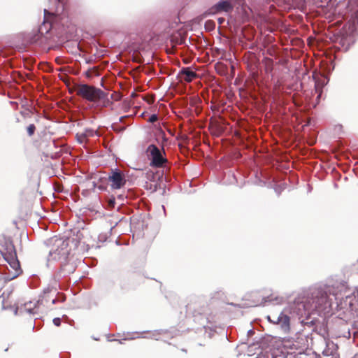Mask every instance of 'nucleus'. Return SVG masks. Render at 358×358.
I'll list each match as a JSON object with an SVG mask.
<instances>
[{"instance_id": "nucleus-21", "label": "nucleus", "mask_w": 358, "mask_h": 358, "mask_svg": "<svg viewBox=\"0 0 358 358\" xmlns=\"http://www.w3.org/2000/svg\"><path fill=\"white\" fill-rule=\"evenodd\" d=\"M94 135L98 136L96 131H94V134L91 131L90 136L91 137L94 136Z\"/></svg>"}, {"instance_id": "nucleus-6", "label": "nucleus", "mask_w": 358, "mask_h": 358, "mask_svg": "<svg viewBox=\"0 0 358 358\" xmlns=\"http://www.w3.org/2000/svg\"><path fill=\"white\" fill-rule=\"evenodd\" d=\"M108 180L113 189H120L126 182L124 176L120 171H113L111 176L108 178Z\"/></svg>"}, {"instance_id": "nucleus-12", "label": "nucleus", "mask_w": 358, "mask_h": 358, "mask_svg": "<svg viewBox=\"0 0 358 358\" xmlns=\"http://www.w3.org/2000/svg\"><path fill=\"white\" fill-rule=\"evenodd\" d=\"M90 74H91V78L93 76L99 77L101 76V73H100L99 67L97 66H93L92 67H91Z\"/></svg>"}, {"instance_id": "nucleus-9", "label": "nucleus", "mask_w": 358, "mask_h": 358, "mask_svg": "<svg viewBox=\"0 0 358 358\" xmlns=\"http://www.w3.org/2000/svg\"><path fill=\"white\" fill-rule=\"evenodd\" d=\"M233 8L232 5L228 1H222L215 4L211 8V12L213 13L225 11L228 12L231 10Z\"/></svg>"}, {"instance_id": "nucleus-8", "label": "nucleus", "mask_w": 358, "mask_h": 358, "mask_svg": "<svg viewBox=\"0 0 358 358\" xmlns=\"http://www.w3.org/2000/svg\"><path fill=\"white\" fill-rule=\"evenodd\" d=\"M178 76L181 80H184L187 83H190L197 77V74L196 73V72L192 71L190 68L186 67L182 68L180 71Z\"/></svg>"}, {"instance_id": "nucleus-7", "label": "nucleus", "mask_w": 358, "mask_h": 358, "mask_svg": "<svg viewBox=\"0 0 358 358\" xmlns=\"http://www.w3.org/2000/svg\"><path fill=\"white\" fill-rule=\"evenodd\" d=\"M74 91L76 94L87 101H90V86L86 84H76Z\"/></svg>"}, {"instance_id": "nucleus-28", "label": "nucleus", "mask_w": 358, "mask_h": 358, "mask_svg": "<svg viewBox=\"0 0 358 358\" xmlns=\"http://www.w3.org/2000/svg\"><path fill=\"white\" fill-rule=\"evenodd\" d=\"M352 358H358V353L356 354Z\"/></svg>"}, {"instance_id": "nucleus-14", "label": "nucleus", "mask_w": 358, "mask_h": 358, "mask_svg": "<svg viewBox=\"0 0 358 358\" xmlns=\"http://www.w3.org/2000/svg\"><path fill=\"white\" fill-rule=\"evenodd\" d=\"M36 126L34 124H30L27 127V134L29 136H32L35 131H36Z\"/></svg>"}, {"instance_id": "nucleus-26", "label": "nucleus", "mask_w": 358, "mask_h": 358, "mask_svg": "<svg viewBox=\"0 0 358 358\" xmlns=\"http://www.w3.org/2000/svg\"><path fill=\"white\" fill-rule=\"evenodd\" d=\"M90 265H91V267L94 266V264L93 262V260L91 258V263H90Z\"/></svg>"}, {"instance_id": "nucleus-29", "label": "nucleus", "mask_w": 358, "mask_h": 358, "mask_svg": "<svg viewBox=\"0 0 358 358\" xmlns=\"http://www.w3.org/2000/svg\"><path fill=\"white\" fill-rule=\"evenodd\" d=\"M55 301H56V299H52V303H55Z\"/></svg>"}, {"instance_id": "nucleus-11", "label": "nucleus", "mask_w": 358, "mask_h": 358, "mask_svg": "<svg viewBox=\"0 0 358 358\" xmlns=\"http://www.w3.org/2000/svg\"><path fill=\"white\" fill-rule=\"evenodd\" d=\"M320 296V299H318V301H317V303L318 305H321L322 303H326L327 302L328 295L327 292L323 291H318L316 297L318 298Z\"/></svg>"}, {"instance_id": "nucleus-31", "label": "nucleus", "mask_w": 358, "mask_h": 358, "mask_svg": "<svg viewBox=\"0 0 358 358\" xmlns=\"http://www.w3.org/2000/svg\"><path fill=\"white\" fill-rule=\"evenodd\" d=\"M252 306H257V303H255Z\"/></svg>"}, {"instance_id": "nucleus-32", "label": "nucleus", "mask_w": 358, "mask_h": 358, "mask_svg": "<svg viewBox=\"0 0 358 358\" xmlns=\"http://www.w3.org/2000/svg\"><path fill=\"white\" fill-rule=\"evenodd\" d=\"M86 150H87V152H88L89 149L87 147H85Z\"/></svg>"}, {"instance_id": "nucleus-25", "label": "nucleus", "mask_w": 358, "mask_h": 358, "mask_svg": "<svg viewBox=\"0 0 358 358\" xmlns=\"http://www.w3.org/2000/svg\"><path fill=\"white\" fill-rule=\"evenodd\" d=\"M109 341H117L119 343H121V344L122 343V342L120 340H115V339H114V340H109Z\"/></svg>"}, {"instance_id": "nucleus-22", "label": "nucleus", "mask_w": 358, "mask_h": 358, "mask_svg": "<svg viewBox=\"0 0 358 358\" xmlns=\"http://www.w3.org/2000/svg\"><path fill=\"white\" fill-rule=\"evenodd\" d=\"M44 13H45V16L47 17V15H51V13H50L48 10H44Z\"/></svg>"}, {"instance_id": "nucleus-2", "label": "nucleus", "mask_w": 358, "mask_h": 358, "mask_svg": "<svg viewBox=\"0 0 358 358\" xmlns=\"http://www.w3.org/2000/svg\"><path fill=\"white\" fill-rule=\"evenodd\" d=\"M0 252L4 259L8 263L14 271V276H17L21 271L20 262L17 259L15 246L12 241H6L5 244L1 245Z\"/></svg>"}, {"instance_id": "nucleus-33", "label": "nucleus", "mask_w": 358, "mask_h": 358, "mask_svg": "<svg viewBox=\"0 0 358 358\" xmlns=\"http://www.w3.org/2000/svg\"><path fill=\"white\" fill-rule=\"evenodd\" d=\"M48 25H49V29H50L51 28V24H49Z\"/></svg>"}, {"instance_id": "nucleus-27", "label": "nucleus", "mask_w": 358, "mask_h": 358, "mask_svg": "<svg viewBox=\"0 0 358 358\" xmlns=\"http://www.w3.org/2000/svg\"><path fill=\"white\" fill-rule=\"evenodd\" d=\"M257 295H258L257 293H254V294H252V297H256Z\"/></svg>"}, {"instance_id": "nucleus-5", "label": "nucleus", "mask_w": 358, "mask_h": 358, "mask_svg": "<svg viewBox=\"0 0 358 358\" xmlns=\"http://www.w3.org/2000/svg\"><path fill=\"white\" fill-rule=\"evenodd\" d=\"M268 320L274 323L280 325L281 329L287 334L290 331V318L287 315L281 313L278 316H273V320H271V317L268 315Z\"/></svg>"}, {"instance_id": "nucleus-24", "label": "nucleus", "mask_w": 358, "mask_h": 358, "mask_svg": "<svg viewBox=\"0 0 358 358\" xmlns=\"http://www.w3.org/2000/svg\"><path fill=\"white\" fill-rule=\"evenodd\" d=\"M114 203H115V201H110L109 202V205L113 206H114Z\"/></svg>"}, {"instance_id": "nucleus-13", "label": "nucleus", "mask_w": 358, "mask_h": 358, "mask_svg": "<svg viewBox=\"0 0 358 358\" xmlns=\"http://www.w3.org/2000/svg\"><path fill=\"white\" fill-rule=\"evenodd\" d=\"M185 38L181 37V36L180 37H173L171 39V42L173 44V45H181L185 43Z\"/></svg>"}, {"instance_id": "nucleus-4", "label": "nucleus", "mask_w": 358, "mask_h": 358, "mask_svg": "<svg viewBox=\"0 0 358 358\" xmlns=\"http://www.w3.org/2000/svg\"><path fill=\"white\" fill-rule=\"evenodd\" d=\"M91 102H93L96 106H105L108 99L107 94L103 91L91 86Z\"/></svg>"}, {"instance_id": "nucleus-1", "label": "nucleus", "mask_w": 358, "mask_h": 358, "mask_svg": "<svg viewBox=\"0 0 358 358\" xmlns=\"http://www.w3.org/2000/svg\"><path fill=\"white\" fill-rule=\"evenodd\" d=\"M50 257L54 260L66 261L70 253L69 238L53 237L50 239Z\"/></svg>"}, {"instance_id": "nucleus-15", "label": "nucleus", "mask_w": 358, "mask_h": 358, "mask_svg": "<svg viewBox=\"0 0 358 358\" xmlns=\"http://www.w3.org/2000/svg\"><path fill=\"white\" fill-rule=\"evenodd\" d=\"M77 138L80 143H87V136L86 134H83L81 135L77 134Z\"/></svg>"}, {"instance_id": "nucleus-30", "label": "nucleus", "mask_w": 358, "mask_h": 358, "mask_svg": "<svg viewBox=\"0 0 358 358\" xmlns=\"http://www.w3.org/2000/svg\"><path fill=\"white\" fill-rule=\"evenodd\" d=\"M90 178H91V179H92V178H93V174H92V173H91Z\"/></svg>"}, {"instance_id": "nucleus-16", "label": "nucleus", "mask_w": 358, "mask_h": 358, "mask_svg": "<svg viewBox=\"0 0 358 358\" xmlns=\"http://www.w3.org/2000/svg\"><path fill=\"white\" fill-rule=\"evenodd\" d=\"M273 61L272 59H270V58H266V69H268V68H271V69H272V66H273Z\"/></svg>"}, {"instance_id": "nucleus-23", "label": "nucleus", "mask_w": 358, "mask_h": 358, "mask_svg": "<svg viewBox=\"0 0 358 358\" xmlns=\"http://www.w3.org/2000/svg\"><path fill=\"white\" fill-rule=\"evenodd\" d=\"M148 102L149 103H152L154 102V99H153L152 98L151 99H148Z\"/></svg>"}, {"instance_id": "nucleus-19", "label": "nucleus", "mask_w": 358, "mask_h": 358, "mask_svg": "<svg viewBox=\"0 0 358 358\" xmlns=\"http://www.w3.org/2000/svg\"><path fill=\"white\" fill-rule=\"evenodd\" d=\"M85 75L87 78H90V69L86 70Z\"/></svg>"}, {"instance_id": "nucleus-3", "label": "nucleus", "mask_w": 358, "mask_h": 358, "mask_svg": "<svg viewBox=\"0 0 358 358\" xmlns=\"http://www.w3.org/2000/svg\"><path fill=\"white\" fill-rule=\"evenodd\" d=\"M145 153L150 161V166L152 167L162 168L168 162L163 148L160 149L157 145L151 144L147 148Z\"/></svg>"}, {"instance_id": "nucleus-34", "label": "nucleus", "mask_w": 358, "mask_h": 358, "mask_svg": "<svg viewBox=\"0 0 358 358\" xmlns=\"http://www.w3.org/2000/svg\"><path fill=\"white\" fill-rule=\"evenodd\" d=\"M332 358H337V357H332Z\"/></svg>"}, {"instance_id": "nucleus-17", "label": "nucleus", "mask_w": 358, "mask_h": 358, "mask_svg": "<svg viewBox=\"0 0 358 358\" xmlns=\"http://www.w3.org/2000/svg\"><path fill=\"white\" fill-rule=\"evenodd\" d=\"M158 120V117L157 116V115H152L150 117H149V122H156L157 120Z\"/></svg>"}, {"instance_id": "nucleus-18", "label": "nucleus", "mask_w": 358, "mask_h": 358, "mask_svg": "<svg viewBox=\"0 0 358 358\" xmlns=\"http://www.w3.org/2000/svg\"><path fill=\"white\" fill-rule=\"evenodd\" d=\"M53 323L55 326L59 327L61 324V320L59 317H56L53 320Z\"/></svg>"}, {"instance_id": "nucleus-10", "label": "nucleus", "mask_w": 358, "mask_h": 358, "mask_svg": "<svg viewBox=\"0 0 358 358\" xmlns=\"http://www.w3.org/2000/svg\"><path fill=\"white\" fill-rule=\"evenodd\" d=\"M76 238L79 242H82L84 244L87 243V240L90 236V231L87 224H85L84 227L79 228V229L76 232Z\"/></svg>"}, {"instance_id": "nucleus-20", "label": "nucleus", "mask_w": 358, "mask_h": 358, "mask_svg": "<svg viewBox=\"0 0 358 358\" xmlns=\"http://www.w3.org/2000/svg\"><path fill=\"white\" fill-rule=\"evenodd\" d=\"M99 82H100V85H103V76H102V77L99 79Z\"/></svg>"}]
</instances>
